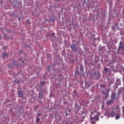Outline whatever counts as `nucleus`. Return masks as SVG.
<instances>
[{
  "instance_id": "412c9836",
  "label": "nucleus",
  "mask_w": 124,
  "mask_h": 124,
  "mask_svg": "<svg viewBox=\"0 0 124 124\" xmlns=\"http://www.w3.org/2000/svg\"><path fill=\"white\" fill-rule=\"evenodd\" d=\"M47 57L48 59H49V60H52V57L51 56V55L47 54Z\"/></svg>"
},
{
  "instance_id": "bb28decb",
  "label": "nucleus",
  "mask_w": 124,
  "mask_h": 124,
  "mask_svg": "<svg viewBox=\"0 0 124 124\" xmlns=\"http://www.w3.org/2000/svg\"><path fill=\"white\" fill-rule=\"evenodd\" d=\"M107 93H109L110 92V88H108V89L107 90Z\"/></svg>"
},
{
  "instance_id": "9d476101",
  "label": "nucleus",
  "mask_w": 124,
  "mask_h": 124,
  "mask_svg": "<svg viewBox=\"0 0 124 124\" xmlns=\"http://www.w3.org/2000/svg\"><path fill=\"white\" fill-rule=\"evenodd\" d=\"M113 103H114V101H113V100H111V99L110 100H109L106 102V104L108 105H111V104H113Z\"/></svg>"
},
{
  "instance_id": "ddd939ff",
  "label": "nucleus",
  "mask_w": 124,
  "mask_h": 124,
  "mask_svg": "<svg viewBox=\"0 0 124 124\" xmlns=\"http://www.w3.org/2000/svg\"><path fill=\"white\" fill-rule=\"evenodd\" d=\"M38 95H39V98H40V99H42V98H44V96H43V93H42L40 92L38 93Z\"/></svg>"
},
{
  "instance_id": "423d86ee",
  "label": "nucleus",
  "mask_w": 124,
  "mask_h": 124,
  "mask_svg": "<svg viewBox=\"0 0 124 124\" xmlns=\"http://www.w3.org/2000/svg\"><path fill=\"white\" fill-rule=\"evenodd\" d=\"M75 108L77 111H80L82 108V107L79 105H78L77 104H75Z\"/></svg>"
},
{
  "instance_id": "0eeeda50",
  "label": "nucleus",
  "mask_w": 124,
  "mask_h": 124,
  "mask_svg": "<svg viewBox=\"0 0 124 124\" xmlns=\"http://www.w3.org/2000/svg\"><path fill=\"white\" fill-rule=\"evenodd\" d=\"M108 115L110 117L113 118L116 115V112L114 110H113L110 112L108 113Z\"/></svg>"
},
{
  "instance_id": "4468645a",
  "label": "nucleus",
  "mask_w": 124,
  "mask_h": 124,
  "mask_svg": "<svg viewBox=\"0 0 124 124\" xmlns=\"http://www.w3.org/2000/svg\"><path fill=\"white\" fill-rule=\"evenodd\" d=\"M113 63H114V61H113V60H110L109 63H108V66H110V65H113Z\"/></svg>"
},
{
  "instance_id": "7c9ffc66",
  "label": "nucleus",
  "mask_w": 124,
  "mask_h": 124,
  "mask_svg": "<svg viewBox=\"0 0 124 124\" xmlns=\"http://www.w3.org/2000/svg\"><path fill=\"white\" fill-rule=\"evenodd\" d=\"M26 47H30V46H29V45H27L26 46Z\"/></svg>"
},
{
  "instance_id": "6e6552de",
  "label": "nucleus",
  "mask_w": 124,
  "mask_h": 124,
  "mask_svg": "<svg viewBox=\"0 0 124 124\" xmlns=\"http://www.w3.org/2000/svg\"><path fill=\"white\" fill-rule=\"evenodd\" d=\"M71 48L72 51H77V46H76V44L72 45L71 46Z\"/></svg>"
},
{
  "instance_id": "6ab92c4d",
  "label": "nucleus",
  "mask_w": 124,
  "mask_h": 124,
  "mask_svg": "<svg viewBox=\"0 0 124 124\" xmlns=\"http://www.w3.org/2000/svg\"><path fill=\"white\" fill-rule=\"evenodd\" d=\"M120 116H121L120 114H117L115 116L116 120H118V119H120Z\"/></svg>"
},
{
  "instance_id": "e433bc0d",
  "label": "nucleus",
  "mask_w": 124,
  "mask_h": 124,
  "mask_svg": "<svg viewBox=\"0 0 124 124\" xmlns=\"http://www.w3.org/2000/svg\"><path fill=\"white\" fill-rule=\"evenodd\" d=\"M22 124H24V123H22Z\"/></svg>"
},
{
  "instance_id": "f8f14e48",
  "label": "nucleus",
  "mask_w": 124,
  "mask_h": 124,
  "mask_svg": "<svg viewBox=\"0 0 124 124\" xmlns=\"http://www.w3.org/2000/svg\"><path fill=\"white\" fill-rule=\"evenodd\" d=\"M18 97H22L23 95H24V94L23 93V92L19 91L18 92Z\"/></svg>"
},
{
  "instance_id": "c85d7f7f",
  "label": "nucleus",
  "mask_w": 124,
  "mask_h": 124,
  "mask_svg": "<svg viewBox=\"0 0 124 124\" xmlns=\"http://www.w3.org/2000/svg\"><path fill=\"white\" fill-rule=\"evenodd\" d=\"M6 48H7V46H4L3 47V49H6Z\"/></svg>"
},
{
  "instance_id": "f257e3e1",
  "label": "nucleus",
  "mask_w": 124,
  "mask_h": 124,
  "mask_svg": "<svg viewBox=\"0 0 124 124\" xmlns=\"http://www.w3.org/2000/svg\"><path fill=\"white\" fill-rule=\"evenodd\" d=\"M20 65V62L18 60H13V62L12 64L10 66V68L12 69L13 66H16V67H18V66Z\"/></svg>"
},
{
  "instance_id": "c756f323",
  "label": "nucleus",
  "mask_w": 124,
  "mask_h": 124,
  "mask_svg": "<svg viewBox=\"0 0 124 124\" xmlns=\"http://www.w3.org/2000/svg\"><path fill=\"white\" fill-rule=\"evenodd\" d=\"M65 124H73V123H71V124H69V123H66Z\"/></svg>"
},
{
  "instance_id": "f3484780",
  "label": "nucleus",
  "mask_w": 124,
  "mask_h": 124,
  "mask_svg": "<svg viewBox=\"0 0 124 124\" xmlns=\"http://www.w3.org/2000/svg\"><path fill=\"white\" fill-rule=\"evenodd\" d=\"M8 53H5L3 55V59H5V58H8Z\"/></svg>"
},
{
  "instance_id": "72a5a7b5",
  "label": "nucleus",
  "mask_w": 124,
  "mask_h": 124,
  "mask_svg": "<svg viewBox=\"0 0 124 124\" xmlns=\"http://www.w3.org/2000/svg\"><path fill=\"white\" fill-rule=\"evenodd\" d=\"M19 21H20V18L18 19Z\"/></svg>"
},
{
  "instance_id": "20e7f679",
  "label": "nucleus",
  "mask_w": 124,
  "mask_h": 124,
  "mask_svg": "<svg viewBox=\"0 0 124 124\" xmlns=\"http://www.w3.org/2000/svg\"><path fill=\"white\" fill-rule=\"evenodd\" d=\"M79 69L80 70V75L82 76H85V73H84V67H83V65H80Z\"/></svg>"
},
{
  "instance_id": "7ed1b4c3",
  "label": "nucleus",
  "mask_w": 124,
  "mask_h": 124,
  "mask_svg": "<svg viewBox=\"0 0 124 124\" xmlns=\"http://www.w3.org/2000/svg\"><path fill=\"white\" fill-rule=\"evenodd\" d=\"M124 50V43L122 41H121L119 43V46L118 47V48L117 49V54H120V50Z\"/></svg>"
},
{
  "instance_id": "1a4fd4ad",
  "label": "nucleus",
  "mask_w": 124,
  "mask_h": 124,
  "mask_svg": "<svg viewBox=\"0 0 124 124\" xmlns=\"http://www.w3.org/2000/svg\"><path fill=\"white\" fill-rule=\"evenodd\" d=\"M102 93L104 94V95H105V98H108L109 96V93L104 91L102 92Z\"/></svg>"
},
{
  "instance_id": "5701e85b",
  "label": "nucleus",
  "mask_w": 124,
  "mask_h": 124,
  "mask_svg": "<svg viewBox=\"0 0 124 124\" xmlns=\"http://www.w3.org/2000/svg\"><path fill=\"white\" fill-rule=\"evenodd\" d=\"M104 70V71H105L106 73H107V72L108 71V68L107 67H105Z\"/></svg>"
},
{
  "instance_id": "f03ea898",
  "label": "nucleus",
  "mask_w": 124,
  "mask_h": 124,
  "mask_svg": "<svg viewBox=\"0 0 124 124\" xmlns=\"http://www.w3.org/2000/svg\"><path fill=\"white\" fill-rule=\"evenodd\" d=\"M91 77L92 79H99L100 74L97 71H95V72L91 76Z\"/></svg>"
},
{
  "instance_id": "a211bd4d",
  "label": "nucleus",
  "mask_w": 124,
  "mask_h": 124,
  "mask_svg": "<svg viewBox=\"0 0 124 124\" xmlns=\"http://www.w3.org/2000/svg\"><path fill=\"white\" fill-rule=\"evenodd\" d=\"M73 119L75 122H78V121L79 120V118H78L77 116H74Z\"/></svg>"
},
{
  "instance_id": "9b49d317",
  "label": "nucleus",
  "mask_w": 124,
  "mask_h": 124,
  "mask_svg": "<svg viewBox=\"0 0 124 124\" xmlns=\"http://www.w3.org/2000/svg\"><path fill=\"white\" fill-rule=\"evenodd\" d=\"M39 116H42V114L41 113H38L37 115V120L35 121L36 123H38V122H39V121H40V119L38 118V117H39Z\"/></svg>"
},
{
  "instance_id": "aec40b11",
  "label": "nucleus",
  "mask_w": 124,
  "mask_h": 124,
  "mask_svg": "<svg viewBox=\"0 0 124 124\" xmlns=\"http://www.w3.org/2000/svg\"><path fill=\"white\" fill-rule=\"evenodd\" d=\"M65 113L66 115H69V110L68 109L66 110Z\"/></svg>"
},
{
  "instance_id": "a878e982",
  "label": "nucleus",
  "mask_w": 124,
  "mask_h": 124,
  "mask_svg": "<svg viewBox=\"0 0 124 124\" xmlns=\"http://www.w3.org/2000/svg\"><path fill=\"white\" fill-rule=\"evenodd\" d=\"M41 85H45V81H41Z\"/></svg>"
},
{
  "instance_id": "2f4dec72",
  "label": "nucleus",
  "mask_w": 124,
  "mask_h": 124,
  "mask_svg": "<svg viewBox=\"0 0 124 124\" xmlns=\"http://www.w3.org/2000/svg\"><path fill=\"white\" fill-rule=\"evenodd\" d=\"M54 33H51V35H54Z\"/></svg>"
},
{
  "instance_id": "f704fd0d",
  "label": "nucleus",
  "mask_w": 124,
  "mask_h": 124,
  "mask_svg": "<svg viewBox=\"0 0 124 124\" xmlns=\"http://www.w3.org/2000/svg\"><path fill=\"white\" fill-rule=\"evenodd\" d=\"M76 113H77V112L76 111Z\"/></svg>"
},
{
  "instance_id": "39448f33",
  "label": "nucleus",
  "mask_w": 124,
  "mask_h": 124,
  "mask_svg": "<svg viewBox=\"0 0 124 124\" xmlns=\"http://www.w3.org/2000/svg\"><path fill=\"white\" fill-rule=\"evenodd\" d=\"M92 86V82L91 81H85V88H90Z\"/></svg>"
},
{
  "instance_id": "2eb2a0df",
  "label": "nucleus",
  "mask_w": 124,
  "mask_h": 124,
  "mask_svg": "<svg viewBox=\"0 0 124 124\" xmlns=\"http://www.w3.org/2000/svg\"><path fill=\"white\" fill-rule=\"evenodd\" d=\"M116 98V94H112L111 96V99L114 101V100Z\"/></svg>"
},
{
  "instance_id": "393cba45",
  "label": "nucleus",
  "mask_w": 124,
  "mask_h": 124,
  "mask_svg": "<svg viewBox=\"0 0 124 124\" xmlns=\"http://www.w3.org/2000/svg\"><path fill=\"white\" fill-rule=\"evenodd\" d=\"M101 88H105V84L101 85Z\"/></svg>"
},
{
  "instance_id": "cd10ccee",
  "label": "nucleus",
  "mask_w": 124,
  "mask_h": 124,
  "mask_svg": "<svg viewBox=\"0 0 124 124\" xmlns=\"http://www.w3.org/2000/svg\"><path fill=\"white\" fill-rule=\"evenodd\" d=\"M76 93H77V92H76V90H74V94H76Z\"/></svg>"
},
{
  "instance_id": "4be33fe9",
  "label": "nucleus",
  "mask_w": 124,
  "mask_h": 124,
  "mask_svg": "<svg viewBox=\"0 0 124 124\" xmlns=\"http://www.w3.org/2000/svg\"><path fill=\"white\" fill-rule=\"evenodd\" d=\"M94 120L93 118L92 120L91 121V122L92 123V124H95V121H93Z\"/></svg>"
},
{
  "instance_id": "c9c22d12",
  "label": "nucleus",
  "mask_w": 124,
  "mask_h": 124,
  "mask_svg": "<svg viewBox=\"0 0 124 124\" xmlns=\"http://www.w3.org/2000/svg\"><path fill=\"white\" fill-rule=\"evenodd\" d=\"M81 105H82V104H80Z\"/></svg>"
},
{
  "instance_id": "473e14b6",
  "label": "nucleus",
  "mask_w": 124,
  "mask_h": 124,
  "mask_svg": "<svg viewBox=\"0 0 124 124\" xmlns=\"http://www.w3.org/2000/svg\"><path fill=\"white\" fill-rule=\"evenodd\" d=\"M81 88H84V87H83V86H81Z\"/></svg>"
},
{
  "instance_id": "dca6fc26",
  "label": "nucleus",
  "mask_w": 124,
  "mask_h": 124,
  "mask_svg": "<svg viewBox=\"0 0 124 124\" xmlns=\"http://www.w3.org/2000/svg\"><path fill=\"white\" fill-rule=\"evenodd\" d=\"M51 66H54V64H51L49 66H47V67L46 68V70H47V71H50V68H51Z\"/></svg>"
},
{
  "instance_id": "b1692460",
  "label": "nucleus",
  "mask_w": 124,
  "mask_h": 124,
  "mask_svg": "<svg viewBox=\"0 0 124 124\" xmlns=\"http://www.w3.org/2000/svg\"><path fill=\"white\" fill-rule=\"evenodd\" d=\"M26 23L27 25H30L31 24V22L30 21V20H27Z\"/></svg>"
}]
</instances>
